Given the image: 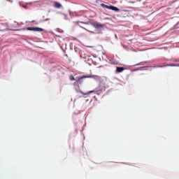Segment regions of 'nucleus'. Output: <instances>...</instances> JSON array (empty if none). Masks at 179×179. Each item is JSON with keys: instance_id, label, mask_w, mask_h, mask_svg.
Segmentation results:
<instances>
[{"instance_id": "obj_1", "label": "nucleus", "mask_w": 179, "mask_h": 179, "mask_svg": "<svg viewBox=\"0 0 179 179\" xmlns=\"http://www.w3.org/2000/svg\"><path fill=\"white\" fill-rule=\"evenodd\" d=\"M101 6L105 9H110V10H115L116 12L120 10V9L114 6H107L104 3H101Z\"/></svg>"}, {"instance_id": "obj_2", "label": "nucleus", "mask_w": 179, "mask_h": 179, "mask_svg": "<svg viewBox=\"0 0 179 179\" xmlns=\"http://www.w3.org/2000/svg\"><path fill=\"white\" fill-rule=\"evenodd\" d=\"M91 24L95 29H103V27H104V24H100V23H98V22H92Z\"/></svg>"}, {"instance_id": "obj_3", "label": "nucleus", "mask_w": 179, "mask_h": 179, "mask_svg": "<svg viewBox=\"0 0 179 179\" xmlns=\"http://www.w3.org/2000/svg\"><path fill=\"white\" fill-rule=\"evenodd\" d=\"M123 71H125V68L124 67H116V72L117 73H121V72H122Z\"/></svg>"}, {"instance_id": "obj_4", "label": "nucleus", "mask_w": 179, "mask_h": 179, "mask_svg": "<svg viewBox=\"0 0 179 179\" xmlns=\"http://www.w3.org/2000/svg\"><path fill=\"white\" fill-rule=\"evenodd\" d=\"M85 78L86 77H80V78H78V80H77V83H80V85H82V83H83V79H85Z\"/></svg>"}, {"instance_id": "obj_5", "label": "nucleus", "mask_w": 179, "mask_h": 179, "mask_svg": "<svg viewBox=\"0 0 179 179\" xmlns=\"http://www.w3.org/2000/svg\"><path fill=\"white\" fill-rule=\"evenodd\" d=\"M62 5H61V3H59V2H55V8H57L58 9H59V8H62Z\"/></svg>"}, {"instance_id": "obj_6", "label": "nucleus", "mask_w": 179, "mask_h": 179, "mask_svg": "<svg viewBox=\"0 0 179 179\" xmlns=\"http://www.w3.org/2000/svg\"><path fill=\"white\" fill-rule=\"evenodd\" d=\"M27 30H29V31H36V27H27Z\"/></svg>"}, {"instance_id": "obj_7", "label": "nucleus", "mask_w": 179, "mask_h": 179, "mask_svg": "<svg viewBox=\"0 0 179 179\" xmlns=\"http://www.w3.org/2000/svg\"><path fill=\"white\" fill-rule=\"evenodd\" d=\"M35 31H44V29L40 27H35Z\"/></svg>"}, {"instance_id": "obj_8", "label": "nucleus", "mask_w": 179, "mask_h": 179, "mask_svg": "<svg viewBox=\"0 0 179 179\" xmlns=\"http://www.w3.org/2000/svg\"><path fill=\"white\" fill-rule=\"evenodd\" d=\"M94 91L92 90V91H90V92H87V93H83V92H81V93H82V94H83L84 96H87V94H90V93H94Z\"/></svg>"}, {"instance_id": "obj_9", "label": "nucleus", "mask_w": 179, "mask_h": 179, "mask_svg": "<svg viewBox=\"0 0 179 179\" xmlns=\"http://www.w3.org/2000/svg\"><path fill=\"white\" fill-rule=\"evenodd\" d=\"M69 79H70V80H75V77H73V76L71 75L69 76Z\"/></svg>"}, {"instance_id": "obj_10", "label": "nucleus", "mask_w": 179, "mask_h": 179, "mask_svg": "<svg viewBox=\"0 0 179 179\" xmlns=\"http://www.w3.org/2000/svg\"><path fill=\"white\" fill-rule=\"evenodd\" d=\"M80 23H85V22H80Z\"/></svg>"}, {"instance_id": "obj_11", "label": "nucleus", "mask_w": 179, "mask_h": 179, "mask_svg": "<svg viewBox=\"0 0 179 179\" xmlns=\"http://www.w3.org/2000/svg\"><path fill=\"white\" fill-rule=\"evenodd\" d=\"M96 78H99V76H96Z\"/></svg>"}]
</instances>
